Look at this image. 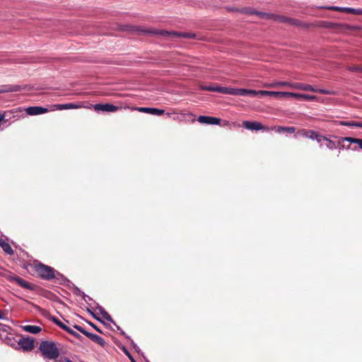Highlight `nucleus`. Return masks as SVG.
Here are the masks:
<instances>
[{
  "label": "nucleus",
  "instance_id": "79ce46f5",
  "mask_svg": "<svg viewBox=\"0 0 362 362\" xmlns=\"http://www.w3.org/2000/svg\"><path fill=\"white\" fill-rule=\"evenodd\" d=\"M64 362H73V361H71L70 359H69V358H66L64 359Z\"/></svg>",
  "mask_w": 362,
  "mask_h": 362
},
{
  "label": "nucleus",
  "instance_id": "20e7f679",
  "mask_svg": "<svg viewBox=\"0 0 362 362\" xmlns=\"http://www.w3.org/2000/svg\"><path fill=\"white\" fill-rule=\"evenodd\" d=\"M39 351L42 356L48 360H55L59 356L57 344L52 341H42L40 344Z\"/></svg>",
  "mask_w": 362,
  "mask_h": 362
},
{
  "label": "nucleus",
  "instance_id": "423d86ee",
  "mask_svg": "<svg viewBox=\"0 0 362 362\" xmlns=\"http://www.w3.org/2000/svg\"><path fill=\"white\" fill-rule=\"evenodd\" d=\"M317 26L329 28V29H333L339 33H348L349 31L356 29V27L349 25L348 24L335 23L327 22V21H320L318 23Z\"/></svg>",
  "mask_w": 362,
  "mask_h": 362
},
{
  "label": "nucleus",
  "instance_id": "a19ab883",
  "mask_svg": "<svg viewBox=\"0 0 362 362\" xmlns=\"http://www.w3.org/2000/svg\"><path fill=\"white\" fill-rule=\"evenodd\" d=\"M4 115H1L0 114V123L1 122V121L4 119Z\"/></svg>",
  "mask_w": 362,
  "mask_h": 362
},
{
  "label": "nucleus",
  "instance_id": "cd10ccee",
  "mask_svg": "<svg viewBox=\"0 0 362 362\" xmlns=\"http://www.w3.org/2000/svg\"><path fill=\"white\" fill-rule=\"evenodd\" d=\"M341 12H346L349 13H352L355 15H362V9L358 8H347V7H341Z\"/></svg>",
  "mask_w": 362,
  "mask_h": 362
},
{
  "label": "nucleus",
  "instance_id": "6e6552de",
  "mask_svg": "<svg viewBox=\"0 0 362 362\" xmlns=\"http://www.w3.org/2000/svg\"><path fill=\"white\" fill-rule=\"evenodd\" d=\"M95 312V314L93 313V315L95 319L98 320H105L109 322H113L111 315L102 306L98 305Z\"/></svg>",
  "mask_w": 362,
  "mask_h": 362
},
{
  "label": "nucleus",
  "instance_id": "0eeeda50",
  "mask_svg": "<svg viewBox=\"0 0 362 362\" xmlns=\"http://www.w3.org/2000/svg\"><path fill=\"white\" fill-rule=\"evenodd\" d=\"M35 271L42 279L50 280L55 278V271L53 268L43 264H39L35 266Z\"/></svg>",
  "mask_w": 362,
  "mask_h": 362
},
{
  "label": "nucleus",
  "instance_id": "f03ea898",
  "mask_svg": "<svg viewBox=\"0 0 362 362\" xmlns=\"http://www.w3.org/2000/svg\"><path fill=\"white\" fill-rule=\"evenodd\" d=\"M298 136L303 138H308L312 140H316L318 143H321L322 141H326V146L331 150L337 148V143L334 141H332L329 138L325 136H323L319 134L317 132L308 129H300L297 131L296 134L294 135V137H297Z\"/></svg>",
  "mask_w": 362,
  "mask_h": 362
},
{
  "label": "nucleus",
  "instance_id": "37998d69",
  "mask_svg": "<svg viewBox=\"0 0 362 362\" xmlns=\"http://www.w3.org/2000/svg\"><path fill=\"white\" fill-rule=\"evenodd\" d=\"M114 110H115V111H116V110H117V107L116 106H115Z\"/></svg>",
  "mask_w": 362,
  "mask_h": 362
},
{
  "label": "nucleus",
  "instance_id": "473e14b6",
  "mask_svg": "<svg viewBox=\"0 0 362 362\" xmlns=\"http://www.w3.org/2000/svg\"><path fill=\"white\" fill-rule=\"evenodd\" d=\"M6 278L8 281H11V282H16V279L18 278V276L16 275H14V274H7L6 276Z\"/></svg>",
  "mask_w": 362,
  "mask_h": 362
},
{
  "label": "nucleus",
  "instance_id": "72a5a7b5",
  "mask_svg": "<svg viewBox=\"0 0 362 362\" xmlns=\"http://www.w3.org/2000/svg\"><path fill=\"white\" fill-rule=\"evenodd\" d=\"M325 9L330 10V11H340L341 12V7L339 6H326L324 7Z\"/></svg>",
  "mask_w": 362,
  "mask_h": 362
},
{
  "label": "nucleus",
  "instance_id": "ea45409f",
  "mask_svg": "<svg viewBox=\"0 0 362 362\" xmlns=\"http://www.w3.org/2000/svg\"><path fill=\"white\" fill-rule=\"evenodd\" d=\"M339 139H338V141L337 143V147L339 146L340 148H344V146L341 144V142H343L344 141H340V144H339Z\"/></svg>",
  "mask_w": 362,
  "mask_h": 362
},
{
  "label": "nucleus",
  "instance_id": "7c9ffc66",
  "mask_svg": "<svg viewBox=\"0 0 362 362\" xmlns=\"http://www.w3.org/2000/svg\"><path fill=\"white\" fill-rule=\"evenodd\" d=\"M165 111L163 110L160 109H156V108H151V114L155 115H163Z\"/></svg>",
  "mask_w": 362,
  "mask_h": 362
},
{
  "label": "nucleus",
  "instance_id": "393cba45",
  "mask_svg": "<svg viewBox=\"0 0 362 362\" xmlns=\"http://www.w3.org/2000/svg\"><path fill=\"white\" fill-rule=\"evenodd\" d=\"M56 107L58 110H68V109H76L79 107V105L74 103H66V104H59Z\"/></svg>",
  "mask_w": 362,
  "mask_h": 362
},
{
  "label": "nucleus",
  "instance_id": "6ab92c4d",
  "mask_svg": "<svg viewBox=\"0 0 362 362\" xmlns=\"http://www.w3.org/2000/svg\"><path fill=\"white\" fill-rule=\"evenodd\" d=\"M15 283L28 290H34V286L32 284L19 276H18Z\"/></svg>",
  "mask_w": 362,
  "mask_h": 362
},
{
  "label": "nucleus",
  "instance_id": "9d476101",
  "mask_svg": "<svg viewBox=\"0 0 362 362\" xmlns=\"http://www.w3.org/2000/svg\"><path fill=\"white\" fill-rule=\"evenodd\" d=\"M34 339L32 338H22L18 341L19 346L25 351H30L34 349Z\"/></svg>",
  "mask_w": 362,
  "mask_h": 362
},
{
  "label": "nucleus",
  "instance_id": "58836bf2",
  "mask_svg": "<svg viewBox=\"0 0 362 362\" xmlns=\"http://www.w3.org/2000/svg\"><path fill=\"white\" fill-rule=\"evenodd\" d=\"M125 353L132 362H136L132 355L127 350H125Z\"/></svg>",
  "mask_w": 362,
  "mask_h": 362
},
{
  "label": "nucleus",
  "instance_id": "f3484780",
  "mask_svg": "<svg viewBox=\"0 0 362 362\" xmlns=\"http://www.w3.org/2000/svg\"><path fill=\"white\" fill-rule=\"evenodd\" d=\"M295 98L299 100H314L317 98L315 95H311L308 94L294 93L288 92V98Z\"/></svg>",
  "mask_w": 362,
  "mask_h": 362
},
{
  "label": "nucleus",
  "instance_id": "dca6fc26",
  "mask_svg": "<svg viewBox=\"0 0 362 362\" xmlns=\"http://www.w3.org/2000/svg\"><path fill=\"white\" fill-rule=\"evenodd\" d=\"M93 109L96 112H113V105L110 103H105V104H95L93 106Z\"/></svg>",
  "mask_w": 362,
  "mask_h": 362
},
{
  "label": "nucleus",
  "instance_id": "1a4fd4ad",
  "mask_svg": "<svg viewBox=\"0 0 362 362\" xmlns=\"http://www.w3.org/2000/svg\"><path fill=\"white\" fill-rule=\"evenodd\" d=\"M243 127L247 129L255 130V131H258V130L269 131L271 129V128L264 126L260 122H252V121H244L243 122Z\"/></svg>",
  "mask_w": 362,
  "mask_h": 362
},
{
  "label": "nucleus",
  "instance_id": "f8f14e48",
  "mask_svg": "<svg viewBox=\"0 0 362 362\" xmlns=\"http://www.w3.org/2000/svg\"><path fill=\"white\" fill-rule=\"evenodd\" d=\"M236 11L242 13L255 14L261 18L269 19V13L256 11L251 7L240 8V9H236Z\"/></svg>",
  "mask_w": 362,
  "mask_h": 362
},
{
  "label": "nucleus",
  "instance_id": "aec40b11",
  "mask_svg": "<svg viewBox=\"0 0 362 362\" xmlns=\"http://www.w3.org/2000/svg\"><path fill=\"white\" fill-rule=\"evenodd\" d=\"M340 141H349L351 144H356L358 145L359 148L362 150V139H357L353 137H340L339 140V144H340Z\"/></svg>",
  "mask_w": 362,
  "mask_h": 362
},
{
  "label": "nucleus",
  "instance_id": "5701e85b",
  "mask_svg": "<svg viewBox=\"0 0 362 362\" xmlns=\"http://www.w3.org/2000/svg\"><path fill=\"white\" fill-rule=\"evenodd\" d=\"M223 88L224 87H220V86L214 87V86H203V85H202L200 86L201 90L214 91V92L221 93H223Z\"/></svg>",
  "mask_w": 362,
  "mask_h": 362
},
{
  "label": "nucleus",
  "instance_id": "2eb2a0df",
  "mask_svg": "<svg viewBox=\"0 0 362 362\" xmlns=\"http://www.w3.org/2000/svg\"><path fill=\"white\" fill-rule=\"evenodd\" d=\"M246 90L245 88H223V93L233 95H245Z\"/></svg>",
  "mask_w": 362,
  "mask_h": 362
},
{
  "label": "nucleus",
  "instance_id": "f257e3e1",
  "mask_svg": "<svg viewBox=\"0 0 362 362\" xmlns=\"http://www.w3.org/2000/svg\"><path fill=\"white\" fill-rule=\"evenodd\" d=\"M117 30L121 31H128L132 33H136L139 35H158L166 37H184L194 38L195 35L189 33H178L175 31L169 32L165 30H156L148 27L136 25H119Z\"/></svg>",
  "mask_w": 362,
  "mask_h": 362
},
{
  "label": "nucleus",
  "instance_id": "7ed1b4c3",
  "mask_svg": "<svg viewBox=\"0 0 362 362\" xmlns=\"http://www.w3.org/2000/svg\"><path fill=\"white\" fill-rule=\"evenodd\" d=\"M267 88H278L280 86H287L293 89L302 90L305 91H312L321 94H331V92L325 89H317L309 84L303 83H290L288 81H279L274 83L264 84Z\"/></svg>",
  "mask_w": 362,
  "mask_h": 362
},
{
  "label": "nucleus",
  "instance_id": "9b49d317",
  "mask_svg": "<svg viewBox=\"0 0 362 362\" xmlns=\"http://www.w3.org/2000/svg\"><path fill=\"white\" fill-rule=\"evenodd\" d=\"M75 328H76L81 332L83 333L86 336L89 337L93 341H95L102 346L104 344V343H105L104 339L99 335L86 332V330H84L83 328H81L79 326H75Z\"/></svg>",
  "mask_w": 362,
  "mask_h": 362
},
{
  "label": "nucleus",
  "instance_id": "39448f33",
  "mask_svg": "<svg viewBox=\"0 0 362 362\" xmlns=\"http://www.w3.org/2000/svg\"><path fill=\"white\" fill-rule=\"evenodd\" d=\"M269 18H272L279 23H286L288 25L296 27H303L305 28H308L313 25V24L304 23L298 19L286 17L284 16L269 14Z\"/></svg>",
  "mask_w": 362,
  "mask_h": 362
},
{
  "label": "nucleus",
  "instance_id": "f704fd0d",
  "mask_svg": "<svg viewBox=\"0 0 362 362\" xmlns=\"http://www.w3.org/2000/svg\"><path fill=\"white\" fill-rule=\"evenodd\" d=\"M267 94H269V90H257V97L267 96Z\"/></svg>",
  "mask_w": 362,
  "mask_h": 362
},
{
  "label": "nucleus",
  "instance_id": "ddd939ff",
  "mask_svg": "<svg viewBox=\"0 0 362 362\" xmlns=\"http://www.w3.org/2000/svg\"><path fill=\"white\" fill-rule=\"evenodd\" d=\"M197 121L206 124H219L221 123V119L209 116H199Z\"/></svg>",
  "mask_w": 362,
  "mask_h": 362
},
{
  "label": "nucleus",
  "instance_id": "a878e982",
  "mask_svg": "<svg viewBox=\"0 0 362 362\" xmlns=\"http://www.w3.org/2000/svg\"><path fill=\"white\" fill-rule=\"evenodd\" d=\"M0 245L6 253L8 255H12L13 253L11 246L4 240H0Z\"/></svg>",
  "mask_w": 362,
  "mask_h": 362
},
{
  "label": "nucleus",
  "instance_id": "2f4dec72",
  "mask_svg": "<svg viewBox=\"0 0 362 362\" xmlns=\"http://www.w3.org/2000/svg\"><path fill=\"white\" fill-rule=\"evenodd\" d=\"M245 90H246L245 95H250L252 97L257 96V90H250V89H245Z\"/></svg>",
  "mask_w": 362,
  "mask_h": 362
},
{
  "label": "nucleus",
  "instance_id": "b1692460",
  "mask_svg": "<svg viewBox=\"0 0 362 362\" xmlns=\"http://www.w3.org/2000/svg\"><path fill=\"white\" fill-rule=\"evenodd\" d=\"M267 95L276 98H288V92L269 91Z\"/></svg>",
  "mask_w": 362,
  "mask_h": 362
},
{
  "label": "nucleus",
  "instance_id": "412c9836",
  "mask_svg": "<svg viewBox=\"0 0 362 362\" xmlns=\"http://www.w3.org/2000/svg\"><path fill=\"white\" fill-rule=\"evenodd\" d=\"M21 88L18 85L14 86H5L0 88V93H8V92H17L20 91Z\"/></svg>",
  "mask_w": 362,
  "mask_h": 362
},
{
  "label": "nucleus",
  "instance_id": "e433bc0d",
  "mask_svg": "<svg viewBox=\"0 0 362 362\" xmlns=\"http://www.w3.org/2000/svg\"><path fill=\"white\" fill-rule=\"evenodd\" d=\"M226 10L228 11H235V12H238L236 11V9H240V8H236V7H232V6H227L226 8Z\"/></svg>",
  "mask_w": 362,
  "mask_h": 362
},
{
  "label": "nucleus",
  "instance_id": "4468645a",
  "mask_svg": "<svg viewBox=\"0 0 362 362\" xmlns=\"http://www.w3.org/2000/svg\"><path fill=\"white\" fill-rule=\"evenodd\" d=\"M25 112L29 115H38L47 112V109L42 107L34 106L29 107L25 110Z\"/></svg>",
  "mask_w": 362,
  "mask_h": 362
},
{
  "label": "nucleus",
  "instance_id": "bb28decb",
  "mask_svg": "<svg viewBox=\"0 0 362 362\" xmlns=\"http://www.w3.org/2000/svg\"><path fill=\"white\" fill-rule=\"evenodd\" d=\"M339 124L342 126L356 127L362 128V122L354 121H341Z\"/></svg>",
  "mask_w": 362,
  "mask_h": 362
},
{
  "label": "nucleus",
  "instance_id": "4c0bfd02",
  "mask_svg": "<svg viewBox=\"0 0 362 362\" xmlns=\"http://www.w3.org/2000/svg\"><path fill=\"white\" fill-rule=\"evenodd\" d=\"M0 319L7 320L6 315L4 312H2L1 310H0Z\"/></svg>",
  "mask_w": 362,
  "mask_h": 362
},
{
  "label": "nucleus",
  "instance_id": "a211bd4d",
  "mask_svg": "<svg viewBox=\"0 0 362 362\" xmlns=\"http://www.w3.org/2000/svg\"><path fill=\"white\" fill-rule=\"evenodd\" d=\"M270 129L275 130L278 133L286 132V133H289V134H293L296 132V128L295 127L278 126V127H272Z\"/></svg>",
  "mask_w": 362,
  "mask_h": 362
},
{
  "label": "nucleus",
  "instance_id": "c756f323",
  "mask_svg": "<svg viewBox=\"0 0 362 362\" xmlns=\"http://www.w3.org/2000/svg\"><path fill=\"white\" fill-rule=\"evenodd\" d=\"M347 69L353 72H361L362 73V66H350L347 67Z\"/></svg>",
  "mask_w": 362,
  "mask_h": 362
},
{
  "label": "nucleus",
  "instance_id": "4be33fe9",
  "mask_svg": "<svg viewBox=\"0 0 362 362\" xmlns=\"http://www.w3.org/2000/svg\"><path fill=\"white\" fill-rule=\"evenodd\" d=\"M22 328L24 331L32 334H37L42 330L40 327L36 325H25Z\"/></svg>",
  "mask_w": 362,
  "mask_h": 362
},
{
  "label": "nucleus",
  "instance_id": "c9c22d12",
  "mask_svg": "<svg viewBox=\"0 0 362 362\" xmlns=\"http://www.w3.org/2000/svg\"><path fill=\"white\" fill-rule=\"evenodd\" d=\"M138 110L141 112L150 113L151 111V107H139Z\"/></svg>",
  "mask_w": 362,
  "mask_h": 362
},
{
  "label": "nucleus",
  "instance_id": "c85d7f7f",
  "mask_svg": "<svg viewBox=\"0 0 362 362\" xmlns=\"http://www.w3.org/2000/svg\"><path fill=\"white\" fill-rule=\"evenodd\" d=\"M56 322L61 328L66 330L67 332H69L71 334H74V335L75 334V332L70 327L65 325L63 322H61L59 321H56Z\"/></svg>",
  "mask_w": 362,
  "mask_h": 362
}]
</instances>
